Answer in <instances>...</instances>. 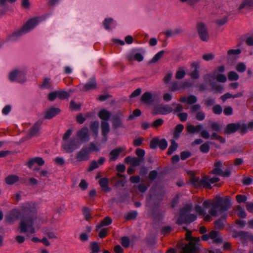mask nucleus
<instances>
[{"instance_id":"f03ea898","label":"nucleus","mask_w":253,"mask_h":253,"mask_svg":"<svg viewBox=\"0 0 253 253\" xmlns=\"http://www.w3.org/2000/svg\"><path fill=\"white\" fill-rule=\"evenodd\" d=\"M23 216L19 224L21 233L28 232L31 234L35 232L34 221L37 218L35 205L31 203L24 204L21 207Z\"/></svg>"},{"instance_id":"de8ad7c7","label":"nucleus","mask_w":253,"mask_h":253,"mask_svg":"<svg viewBox=\"0 0 253 253\" xmlns=\"http://www.w3.org/2000/svg\"><path fill=\"white\" fill-rule=\"evenodd\" d=\"M201 179L199 177L196 176H192L190 178V181L191 183L196 187H199Z\"/></svg>"},{"instance_id":"a18cd8bd","label":"nucleus","mask_w":253,"mask_h":253,"mask_svg":"<svg viewBox=\"0 0 253 253\" xmlns=\"http://www.w3.org/2000/svg\"><path fill=\"white\" fill-rule=\"evenodd\" d=\"M41 88L49 89L51 87L50 79L47 78L44 79L42 84L41 85Z\"/></svg>"},{"instance_id":"9b49d317","label":"nucleus","mask_w":253,"mask_h":253,"mask_svg":"<svg viewBox=\"0 0 253 253\" xmlns=\"http://www.w3.org/2000/svg\"><path fill=\"white\" fill-rule=\"evenodd\" d=\"M204 81L210 83V85L214 89L218 91L221 92L223 89V87L220 85L216 84L214 83L215 80V73L214 74H207L204 77Z\"/></svg>"},{"instance_id":"680f3d73","label":"nucleus","mask_w":253,"mask_h":253,"mask_svg":"<svg viewBox=\"0 0 253 253\" xmlns=\"http://www.w3.org/2000/svg\"><path fill=\"white\" fill-rule=\"evenodd\" d=\"M158 146L162 150H165L168 146V142L165 139H162L159 140Z\"/></svg>"},{"instance_id":"f704fd0d","label":"nucleus","mask_w":253,"mask_h":253,"mask_svg":"<svg viewBox=\"0 0 253 253\" xmlns=\"http://www.w3.org/2000/svg\"><path fill=\"white\" fill-rule=\"evenodd\" d=\"M18 180L19 177L16 175H9L5 179L6 183L8 185H12Z\"/></svg>"},{"instance_id":"c756f323","label":"nucleus","mask_w":253,"mask_h":253,"mask_svg":"<svg viewBox=\"0 0 253 253\" xmlns=\"http://www.w3.org/2000/svg\"><path fill=\"white\" fill-rule=\"evenodd\" d=\"M99 184L101 187L106 192H110L111 188L109 187V180L107 178H101L99 180Z\"/></svg>"},{"instance_id":"9d476101","label":"nucleus","mask_w":253,"mask_h":253,"mask_svg":"<svg viewBox=\"0 0 253 253\" xmlns=\"http://www.w3.org/2000/svg\"><path fill=\"white\" fill-rule=\"evenodd\" d=\"M196 28L200 39L203 42H208L210 39V35L206 25L203 22H198Z\"/></svg>"},{"instance_id":"4468645a","label":"nucleus","mask_w":253,"mask_h":253,"mask_svg":"<svg viewBox=\"0 0 253 253\" xmlns=\"http://www.w3.org/2000/svg\"><path fill=\"white\" fill-rule=\"evenodd\" d=\"M139 49H133L127 55L126 58L129 61L136 60L138 62H141L143 60L142 54L139 52Z\"/></svg>"},{"instance_id":"37998d69","label":"nucleus","mask_w":253,"mask_h":253,"mask_svg":"<svg viewBox=\"0 0 253 253\" xmlns=\"http://www.w3.org/2000/svg\"><path fill=\"white\" fill-rule=\"evenodd\" d=\"M99 127V122L97 121H94L91 123L90 128L96 135L98 134V129Z\"/></svg>"},{"instance_id":"58836bf2","label":"nucleus","mask_w":253,"mask_h":253,"mask_svg":"<svg viewBox=\"0 0 253 253\" xmlns=\"http://www.w3.org/2000/svg\"><path fill=\"white\" fill-rule=\"evenodd\" d=\"M245 7L253 8V0H244L240 5L239 9H241Z\"/></svg>"},{"instance_id":"6e6d98bb","label":"nucleus","mask_w":253,"mask_h":253,"mask_svg":"<svg viewBox=\"0 0 253 253\" xmlns=\"http://www.w3.org/2000/svg\"><path fill=\"white\" fill-rule=\"evenodd\" d=\"M206 114L202 110L198 111L195 116L196 119L199 121L204 120Z\"/></svg>"},{"instance_id":"ea45409f","label":"nucleus","mask_w":253,"mask_h":253,"mask_svg":"<svg viewBox=\"0 0 253 253\" xmlns=\"http://www.w3.org/2000/svg\"><path fill=\"white\" fill-rule=\"evenodd\" d=\"M177 147L178 145L177 143H176L174 140H172L171 142V145L168 149L167 154L168 155L172 154L173 152L177 149Z\"/></svg>"},{"instance_id":"cd10ccee","label":"nucleus","mask_w":253,"mask_h":253,"mask_svg":"<svg viewBox=\"0 0 253 253\" xmlns=\"http://www.w3.org/2000/svg\"><path fill=\"white\" fill-rule=\"evenodd\" d=\"M199 188H204L206 189H211V183L209 180V176H204L201 179L200 181Z\"/></svg>"},{"instance_id":"72a5a7b5","label":"nucleus","mask_w":253,"mask_h":253,"mask_svg":"<svg viewBox=\"0 0 253 253\" xmlns=\"http://www.w3.org/2000/svg\"><path fill=\"white\" fill-rule=\"evenodd\" d=\"M241 133H245L249 130L253 129V121L249 122L248 124H241Z\"/></svg>"},{"instance_id":"e2e57ef3","label":"nucleus","mask_w":253,"mask_h":253,"mask_svg":"<svg viewBox=\"0 0 253 253\" xmlns=\"http://www.w3.org/2000/svg\"><path fill=\"white\" fill-rule=\"evenodd\" d=\"M197 101V98L193 95H190L187 97V103L188 104H193Z\"/></svg>"},{"instance_id":"7c9ffc66","label":"nucleus","mask_w":253,"mask_h":253,"mask_svg":"<svg viewBox=\"0 0 253 253\" xmlns=\"http://www.w3.org/2000/svg\"><path fill=\"white\" fill-rule=\"evenodd\" d=\"M98 116L102 121L107 122L111 116V113L105 109H102L99 112Z\"/></svg>"},{"instance_id":"20e7f679","label":"nucleus","mask_w":253,"mask_h":253,"mask_svg":"<svg viewBox=\"0 0 253 253\" xmlns=\"http://www.w3.org/2000/svg\"><path fill=\"white\" fill-rule=\"evenodd\" d=\"M186 239L189 241V244H185L181 248V253H198V243L200 241L199 238H193L191 236L190 231H187L186 234Z\"/></svg>"},{"instance_id":"e433bc0d","label":"nucleus","mask_w":253,"mask_h":253,"mask_svg":"<svg viewBox=\"0 0 253 253\" xmlns=\"http://www.w3.org/2000/svg\"><path fill=\"white\" fill-rule=\"evenodd\" d=\"M171 106L173 107L172 112L173 114H178L181 112L183 110V106L179 103L173 102Z\"/></svg>"},{"instance_id":"c03bdc74","label":"nucleus","mask_w":253,"mask_h":253,"mask_svg":"<svg viewBox=\"0 0 253 253\" xmlns=\"http://www.w3.org/2000/svg\"><path fill=\"white\" fill-rule=\"evenodd\" d=\"M183 129H184V126L183 125H181V124L177 125L175 128L174 136L175 138H178L179 136L180 132H182V131L183 130Z\"/></svg>"},{"instance_id":"69168bd1","label":"nucleus","mask_w":253,"mask_h":253,"mask_svg":"<svg viewBox=\"0 0 253 253\" xmlns=\"http://www.w3.org/2000/svg\"><path fill=\"white\" fill-rule=\"evenodd\" d=\"M121 243L123 247L127 248L129 247L130 244V241L128 237H124L121 239Z\"/></svg>"},{"instance_id":"774afa93","label":"nucleus","mask_w":253,"mask_h":253,"mask_svg":"<svg viewBox=\"0 0 253 253\" xmlns=\"http://www.w3.org/2000/svg\"><path fill=\"white\" fill-rule=\"evenodd\" d=\"M177 116L180 120V121L182 122H185L187 120L188 117L187 113L184 112H180L179 113H178L177 114Z\"/></svg>"},{"instance_id":"4c0bfd02","label":"nucleus","mask_w":253,"mask_h":253,"mask_svg":"<svg viewBox=\"0 0 253 253\" xmlns=\"http://www.w3.org/2000/svg\"><path fill=\"white\" fill-rule=\"evenodd\" d=\"M226 217V215H224L222 216L221 218L218 219V220L215 221L214 222L215 228L218 229L223 228L224 227V223L223 222V220L225 219Z\"/></svg>"},{"instance_id":"bf43d9fd","label":"nucleus","mask_w":253,"mask_h":253,"mask_svg":"<svg viewBox=\"0 0 253 253\" xmlns=\"http://www.w3.org/2000/svg\"><path fill=\"white\" fill-rule=\"evenodd\" d=\"M236 69L238 72L242 73L246 71V66L244 63L241 62L237 65Z\"/></svg>"},{"instance_id":"a211bd4d","label":"nucleus","mask_w":253,"mask_h":253,"mask_svg":"<svg viewBox=\"0 0 253 253\" xmlns=\"http://www.w3.org/2000/svg\"><path fill=\"white\" fill-rule=\"evenodd\" d=\"M173 108L169 104L161 105L156 108L157 114L167 115L172 113Z\"/></svg>"},{"instance_id":"b1692460","label":"nucleus","mask_w":253,"mask_h":253,"mask_svg":"<svg viewBox=\"0 0 253 253\" xmlns=\"http://www.w3.org/2000/svg\"><path fill=\"white\" fill-rule=\"evenodd\" d=\"M105 161L104 157H101L99 159L98 162L94 160L91 161L90 166L88 168V171H91L98 168L99 165H102Z\"/></svg>"},{"instance_id":"39448f33","label":"nucleus","mask_w":253,"mask_h":253,"mask_svg":"<svg viewBox=\"0 0 253 253\" xmlns=\"http://www.w3.org/2000/svg\"><path fill=\"white\" fill-rule=\"evenodd\" d=\"M191 207L186 206L183 207L180 211L179 216L176 221V223L181 225L183 223L189 224L197 219V215L190 213Z\"/></svg>"},{"instance_id":"338daca9","label":"nucleus","mask_w":253,"mask_h":253,"mask_svg":"<svg viewBox=\"0 0 253 253\" xmlns=\"http://www.w3.org/2000/svg\"><path fill=\"white\" fill-rule=\"evenodd\" d=\"M164 120L162 119H158L155 120L151 125V126L157 128L162 126Z\"/></svg>"},{"instance_id":"7ed1b4c3","label":"nucleus","mask_w":253,"mask_h":253,"mask_svg":"<svg viewBox=\"0 0 253 253\" xmlns=\"http://www.w3.org/2000/svg\"><path fill=\"white\" fill-rule=\"evenodd\" d=\"M72 133V129H68L63 136L62 147L66 153H72L80 147L81 144L78 138H70Z\"/></svg>"},{"instance_id":"c85d7f7f","label":"nucleus","mask_w":253,"mask_h":253,"mask_svg":"<svg viewBox=\"0 0 253 253\" xmlns=\"http://www.w3.org/2000/svg\"><path fill=\"white\" fill-rule=\"evenodd\" d=\"M42 124V122L38 121L30 129V135L31 136H34L37 135L40 130L41 126Z\"/></svg>"},{"instance_id":"09e8293b","label":"nucleus","mask_w":253,"mask_h":253,"mask_svg":"<svg viewBox=\"0 0 253 253\" xmlns=\"http://www.w3.org/2000/svg\"><path fill=\"white\" fill-rule=\"evenodd\" d=\"M57 97L61 99L68 98L70 96V94L64 90L57 91Z\"/></svg>"},{"instance_id":"3c124183","label":"nucleus","mask_w":253,"mask_h":253,"mask_svg":"<svg viewBox=\"0 0 253 253\" xmlns=\"http://www.w3.org/2000/svg\"><path fill=\"white\" fill-rule=\"evenodd\" d=\"M186 75V73L184 70L180 68L179 70L176 72L175 74V78L177 80H180L183 78Z\"/></svg>"},{"instance_id":"473e14b6","label":"nucleus","mask_w":253,"mask_h":253,"mask_svg":"<svg viewBox=\"0 0 253 253\" xmlns=\"http://www.w3.org/2000/svg\"><path fill=\"white\" fill-rule=\"evenodd\" d=\"M222 167V163L221 161H217L214 164V169L211 171V173L219 175L222 171L221 168Z\"/></svg>"},{"instance_id":"052dcab7","label":"nucleus","mask_w":253,"mask_h":253,"mask_svg":"<svg viewBox=\"0 0 253 253\" xmlns=\"http://www.w3.org/2000/svg\"><path fill=\"white\" fill-rule=\"evenodd\" d=\"M144 141V138L142 137H139L134 139L133 141V145L135 147H138L141 146Z\"/></svg>"},{"instance_id":"2eb2a0df","label":"nucleus","mask_w":253,"mask_h":253,"mask_svg":"<svg viewBox=\"0 0 253 253\" xmlns=\"http://www.w3.org/2000/svg\"><path fill=\"white\" fill-rule=\"evenodd\" d=\"M89 150L88 147H83L76 155V158L78 161H86L89 159Z\"/></svg>"},{"instance_id":"5fc2aeb1","label":"nucleus","mask_w":253,"mask_h":253,"mask_svg":"<svg viewBox=\"0 0 253 253\" xmlns=\"http://www.w3.org/2000/svg\"><path fill=\"white\" fill-rule=\"evenodd\" d=\"M228 79L230 81H237L239 79V75L234 71H231L228 75Z\"/></svg>"},{"instance_id":"c9c22d12","label":"nucleus","mask_w":253,"mask_h":253,"mask_svg":"<svg viewBox=\"0 0 253 253\" xmlns=\"http://www.w3.org/2000/svg\"><path fill=\"white\" fill-rule=\"evenodd\" d=\"M112 220L110 217L108 216H106L105 217L103 220L102 221L100 224L96 226V230H98L101 228L102 227L104 226H107L112 223Z\"/></svg>"},{"instance_id":"864d4df0","label":"nucleus","mask_w":253,"mask_h":253,"mask_svg":"<svg viewBox=\"0 0 253 253\" xmlns=\"http://www.w3.org/2000/svg\"><path fill=\"white\" fill-rule=\"evenodd\" d=\"M210 146L208 142H206L201 145L200 150L201 152L204 153H207L210 150Z\"/></svg>"},{"instance_id":"393cba45","label":"nucleus","mask_w":253,"mask_h":253,"mask_svg":"<svg viewBox=\"0 0 253 253\" xmlns=\"http://www.w3.org/2000/svg\"><path fill=\"white\" fill-rule=\"evenodd\" d=\"M101 128L102 131V135L104 138V141L105 142L107 138V135L110 131L109 124L107 122L102 121L101 123Z\"/></svg>"},{"instance_id":"f257e3e1","label":"nucleus","mask_w":253,"mask_h":253,"mask_svg":"<svg viewBox=\"0 0 253 253\" xmlns=\"http://www.w3.org/2000/svg\"><path fill=\"white\" fill-rule=\"evenodd\" d=\"M202 206L196 205L195 210L199 214L204 216L205 221H210L211 216H216L218 213H223L230 209L231 198L228 196L224 198L217 196L212 201H204Z\"/></svg>"},{"instance_id":"dca6fc26","label":"nucleus","mask_w":253,"mask_h":253,"mask_svg":"<svg viewBox=\"0 0 253 253\" xmlns=\"http://www.w3.org/2000/svg\"><path fill=\"white\" fill-rule=\"evenodd\" d=\"M126 150L125 146L116 148L110 151L109 154V161H115L119 157L120 154Z\"/></svg>"},{"instance_id":"a878e982","label":"nucleus","mask_w":253,"mask_h":253,"mask_svg":"<svg viewBox=\"0 0 253 253\" xmlns=\"http://www.w3.org/2000/svg\"><path fill=\"white\" fill-rule=\"evenodd\" d=\"M191 66L192 68H194V70L189 74V76L192 79L195 80L198 79L200 77L198 70L199 68L198 64L194 62L191 64Z\"/></svg>"},{"instance_id":"ddd939ff","label":"nucleus","mask_w":253,"mask_h":253,"mask_svg":"<svg viewBox=\"0 0 253 253\" xmlns=\"http://www.w3.org/2000/svg\"><path fill=\"white\" fill-rule=\"evenodd\" d=\"M123 114L119 111L114 114L112 118V126L114 129L124 127L123 123Z\"/></svg>"},{"instance_id":"0e129e2a","label":"nucleus","mask_w":253,"mask_h":253,"mask_svg":"<svg viewBox=\"0 0 253 253\" xmlns=\"http://www.w3.org/2000/svg\"><path fill=\"white\" fill-rule=\"evenodd\" d=\"M89 146H90L89 147H88L89 153H90V152H93V151L98 152L100 150V148H99V147L96 146L93 142H91L89 144Z\"/></svg>"},{"instance_id":"f8f14e48","label":"nucleus","mask_w":253,"mask_h":253,"mask_svg":"<svg viewBox=\"0 0 253 253\" xmlns=\"http://www.w3.org/2000/svg\"><path fill=\"white\" fill-rule=\"evenodd\" d=\"M210 238L213 240V242L216 244H220L222 242V238L219 235L218 232L212 230L209 234H204L202 239L204 241H207Z\"/></svg>"},{"instance_id":"603ef678","label":"nucleus","mask_w":253,"mask_h":253,"mask_svg":"<svg viewBox=\"0 0 253 253\" xmlns=\"http://www.w3.org/2000/svg\"><path fill=\"white\" fill-rule=\"evenodd\" d=\"M237 214L239 217L241 218H245L246 217V213L245 210L240 206H237Z\"/></svg>"},{"instance_id":"13d9d810","label":"nucleus","mask_w":253,"mask_h":253,"mask_svg":"<svg viewBox=\"0 0 253 253\" xmlns=\"http://www.w3.org/2000/svg\"><path fill=\"white\" fill-rule=\"evenodd\" d=\"M201 110V106L199 104H196L192 105L190 108V113L193 114L196 112H198Z\"/></svg>"},{"instance_id":"4be33fe9","label":"nucleus","mask_w":253,"mask_h":253,"mask_svg":"<svg viewBox=\"0 0 253 253\" xmlns=\"http://www.w3.org/2000/svg\"><path fill=\"white\" fill-rule=\"evenodd\" d=\"M96 87V83L95 79L92 77L89 79L88 82L83 86L81 90L83 91H86L94 89Z\"/></svg>"},{"instance_id":"8fccbe9b","label":"nucleus","mask_w":253,"mask_h":253,"mask_svg":"<svg viewBox=\"0 0 253 253\" xmlns=\"http://www.w3.org/2000/svg\"><path fill=\"white\" fill-rule=\"evenodd\" d=\"M114 22V20L111 18H106L104 19L103 24L106 30H110V25Z\"/></svg>"},{"instance_id":"49530a36","label":"nucleus","mask_w":253,"mask_h":253,"mask_svg":"<svg viewBox=\"0 0 253 253\" xmlns=\"http://www.w3.org/2000/svg\"><path fill=\"white\" fill-rule=\"evenodd\" d=\"M90 247L91 250V253H98L99 247L97 243L92 242L90 243Z\"/></svg>"},{"instance_id":"aec40b11","label":"nucleus","mask_w":253,"mask_h":253,"mask_svg":"<svg viewBox=\"0 0 253 253\" xmlns=\"http://www.w3.org/2000/svg\"><path fill=\"white\" fill-rule=\"evenodd\" d=\"M188 86L189 83L187 82H173L169 88L171 91H174L180 89L185 88Z\"/></svg>"},{"instance_id":"bb28decb","label":"nucleus","mask_w":253,"mask_h":253,"mask_svg":"<svg viewBox=\"0 0 253 253\" xmlns=\"http://www.w3.org/2000/svg\"><path fill=\"white\" fill-rule=\"evenodd\" d=\"M60 112V110L58 108H51L49 109L45 113L44 118L46 119H50Z\"/></svg>"},{"instance_id":"423d86ee","label":"nucleus","mask_w":253,"mask_h":253,"mask_svg":"<svg viewBox=\"0 0 253 253\" xmlns=\"http://www.w3.org/2000/svg\"><path fill=\"white\" fill-rule=\"evenodd\" d=\"M39 18H34L28 20L23 27L19 31L14 32L11 36L12 40H16L24 33L29 32L33 29L39 22Z\"/></svg>"},{"instance_id":"6ab92c4d","label":"nucleus","mask_w":253,"mask_h":253,"mask_svg":"<svg viewBox=\"0 0 253 253\" xmlns=\"http://www.w3.org/2000/svg\"><path fill=\"white\" fill-rule=\"evenodd\" d=\"M80 140L83 142H87L89 140L88 129L87 127H83L79 130L77 133Z\"/></svg>"},{"instance_id":"79ce46f5","label":"nucleus","mask_w":253,"mask_h":253,"mask_svg":"<svg viewBox=\"0 0 253 253\" xmlns=\"http://www.w3.org/2000/svg\"><path fill=\"white\" fill-rule=\"evenodd\" d=\"M164 50H161L157 53L151 60L150 63H154L159 61L164 55Z\"/></svg>"},{"instance_id":"f3484780","label":"nucleus","mask_w":253,"mask_h":253,"mask_svg":"<svg viewBox=\"0 0 253 253\" xmlns=\"http://www.w3.org/2000/svg\"><path fill=\"white\" fill-rule=\"evenodd\" d=\"M238 130L241 131V123H231L226 126L224 130V134H230L235 133Z\"/></svg>"},{"instance_id":"1a4fd4ad","label":"nucleus","mask_w":253,"mask_h":253,"mask_svg":"<svg viewBox=\"0 0 253 253\" xmlns=\"http://www.w3.org/2000/svg\"><path fill=\"white\" fill-rule=\"evenodd\" d=\"M11 82L23 83L26 81V72L24 70H15L10 72L8 76Z\"/></svg>"},{"instance_id":"4d7b16f0","label":"nucleus","mask_w":253,"mask_h":253,"mask_svg":"<svg viewBox=\"0 0 253 253\" xmlns=\"http://www.w3.org/2000/svg\"><path fill=\"white\" fill-rule=\"evenodd\" d=\"M222 110V108L220 105H215L212 107V112L216 115L221 114Z\"/></svg>"},{"instance_id":"5701e85b","label":"nucleus","mask_w":253,"mask_h":253,"mask_svg":"<svg viewBox=\"0 0 253 253\" xmlns=\"http://www.w3.org/2000/svg\"><path fill=\"white\" fill-rule=\"evenodd\" d=\"M141 101L147 104H151L154 101L155 98L150 92H145L141 97Z\"/></svg>"},{"instance_id":"412c9836","label":"nucleus","mask_w":253,"mask_h":253,"mask_svg":"<svg viewBox=\"0 0 253 253\" xmlns=\"http://www.w3.org/2000/svg\"><path fill=\"white\" fill-rule=\"evenodd\" d=\"M21 215L20 211L18 209H13L6 215V219L9 222H13L19 218Z\"/></svg>"},{"instance_id":"a19ab883","label":"nucleus","mask_w":253,"mask_h":253,"mask_svg":"<svg viewBox=\"0 0 253 253\" xmlns=\"http://www.w3.org/2000/svg\"><path fill=\"white\" fill-rule=\"evenodd\" d=\"M82 211L85 219L89 220L91 218L90 214V210L87 207H84L83 208Z\"/></svg>"},{"instance_id":"6e6552de","label":"nucleus","mask_w":253,"mask_h":253,"mask_svg":"<svg viewBox=\"0 0 253 253\" xmlns=\"http://www.w3.org/2000/svg\"><path fill=\"white\" fill-rule=\"evenodd\" d=\"M186 130L190 133H199L200 132V135L204 139H208L210 137V134L209 131L206 129H203V126L199 124L196 126L189 125L186 127Z\"/></svg>"},{"instance_id":"2f4dec72","label":"nucleus","mask_w":253,"mask_h":253,"mask_svg":"<svg viewBox=\"0 0 253 253\" xmlns=\"http://www.w3.org/2000/svg\"><path fill=\"white\" fill-rule=\"evenodd\" d=\"M35 163H37L39 166H42L44 164V161L42 158L36 157L30 160L27 163V165L29 168H31Z\"/></svg>"},{"instance_id":"0eeeda50","label":"nucleus","mask_w":253,"mask_h":253,"mask_svg":"<svg viewBox=\"0 0 253 253\" xmlns=\"http://www.w3.org/2000/svg\"><path fill=\"white\" fill-rule=\"evenodd\" d=\"M210 125L213 131L211 135H210V139L211 140H217L221 143H225V138L218 135L216 133V132H220L222 128V125L217 122H211Z\"/></svg>"}]
</instances>
